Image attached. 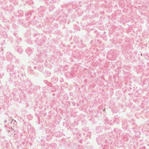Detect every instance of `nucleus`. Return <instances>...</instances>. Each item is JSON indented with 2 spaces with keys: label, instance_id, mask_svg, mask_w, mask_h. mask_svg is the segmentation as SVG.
<instances>
[{
  "label": "nucleus",
  "instance_id": "f257e3e1",
  "mask_svg": "<svg viewBox=\"0 0 149 149\" xmlns=\"http://www.w3.org/2000/svg\"><path fill=\"white\" fill-rule=\"evenodd\" d=\"M15 70L12 73L14 76L16 77H17L19 78L20 80H23L24 78H26V75L24 72H22L20 70H16L15 68Z\"/></svg>",
  "mask_w": 149,
  "mask_h": 149
},
{
  "label": "nucleus",
  "instance_id": "f03ea898",
  "mask_svg": "<svg viewBox=\"0 0 149 149\" xmlns=\"http://www.w3.org/2000/svg\"><path fill=\"white\" fill-rule=\"evenodd\" d=\"M5 127L7 129V131L8 132V134L10 136H14V135L17 133V131H16L15 128H13V127H10L7 128L8 126L6 125H5Z\"/></svg>",
  "mask_w": 149,
  "mask_h": 149
},
{
  "label": "nucleus",
  "instance_id": "7ed1b4c3",
  "mask_svg": "<svg viewBox=\"0 0 149 149\" xmlns=\"http://www.w3.org/2000/svg\"><path fill=\"white\" fill-rule=\"evenodd\" d=\"M8 124L9 127H14L16 128L17 127V123L15 120L10 118L9 119Z\"/></svg>",
  "mask_w": 149,
  "mask_h": 149
},
{
  "label": "nucleus",
  "instance_id": "20e7f679",
  "mask_svg": "<svg viewBox=\"0 0 149 149\" xmlns=\"http://www.w3.org/2000/svg\"><path fill=\"white\" fill-rule=\"evenodd\" d=\"M14 67L13 65L10 64L8 65L7 67V72L13 73L14 71Z\"/></svg>",
  "mask_w": 149,
  "mask_h": 149
},
{
  "label": "nucleus",
  "instance_id": "39448f33",
  "mask_svg": "<svg viewBox=\"0 0 149 149\" xmlns=\"http://www.w3.org/2000/svg\"><path fill=\"white\" fill-rule=\"evenodd\" d=\"M6 56L7 60L10 61L14 56L12 54L9 52H7Z\"/></svg>",
  "mask_w": 149,
  "mask_h": 149
},
{
  "label": "nucleus",
  "instance_id": "423d86ee",
  "mask_svg": "<svg viewBox=\"0 0 149 149\" xmlns=\"http://www.w3.org/2000/svg\"><path fill=\"white\" fill-rule=\"evenodd\" d=\"M33 48H31L29 47H28L26 49V53L29 55L31 54L33 51Z\"/></svg>",
  "mask_w": 149,
  "mask_h": 149
},
{
  "label": "nucleus",
  "instance_id": "0eeeda50",
  "mask_svg": "<svg viewBox=\"0 0 149 149\" xmlns=\"http://www.w3.org/2000/svg\"><path fill=\"white\" fill-rule=\"evenodd\" d=\"M56 1V0H45V3L49 5L50 4L53 3Z\"/></svg>",
  "mask_w": 149,
  "mask_h": 149
},
{
  "label": "nucleus",
  "instance_id": "6e6552de",
  "mask_svg": "<svg viewBox=\"0 0 149 149\" xmlns=\"http://www.w3.org/2000/svg\"><path fill=\"white\" fill-rule=\"evenodd\" d=\"M28 72L29 74H33V71L32 70L31 67L29 66L28 68Z\"/></svg>",
  "mask_w": 149,
  "mask_h": 149
},
{
  "label": "nucleus",
  "instance_id": "1a4fd4ad",
  "mask_svg": "<svg viewBox=\"0 0 149 149\" xmlns=\"http://www.w3.org/2000/svg\"><path fill=\"white\" fill-rule=\"evenodd\" d=\"M101 136H100L99 135V137H98L97 138H96V140L97 141V143H98V144H99V143H100V142L101 141V140H102V138L101 137Z\"/></svg>",
  "mask_w": 149,
  "mask_h": 149
},
{
  "label": "nucleus",
  "instance_id": "9d476101",
  "mask_svg": "<svg viewBox=\"0 0 149 149\" xmlns=\"http://www.w3.org/2000/svg\"><path fill=\"white\" fill-rule=\"evenodd\" d=\"M18 60H19L18 59H17L16 58L15 56H13L11 61L13 62L16 63L18 61Z\"/></svg>",
  "mask_w": 149,
  "mask_h": 149
},
{
  "label": "nucleus",
  "instance_id": "9b49d317",
  "mask_svg": "<svg viewBox=\"0 0 149 149\" xmlns=\"http://www.w3.org/2000/svg\"><path fill=\"white\" fill-rule=\"evenodd\" d=\"M18 60H19L18 59H17L16 58L15 56H13L11 61L13 62L16 63L18 61Z\"/></svg>",
  "mask_w": 149,
  "mask_h": 149
},
{
  "label": "nucleus",
  "instance_id": "f8f14e48",
  "mask_svg": "<svg viewBox=\"0 0 149 149\" xmlns=\"http://www.w3.org/2000/svg\"><path fill=\"white\" fill-rule=\"evenodd\" d=\"M17 51L19 54H22L23 50L22 48H19L17 49Z\"/></svg>",
  "mask_w": 149,
  "mask_h": 149
},
{
  "label": "nucleus",
  "instance_id": "ddd939ff",
  "mask_svg": "<svg viewBox=\"0 0 149 149\" xmlns=\"http://www.w3.org/2000/svg\"><path fill=\"white\" fill-rule=\"evenodd\" d=\"M114 121L117 124H118L119 123L120 121L119 118H115Z\"/></svg>",
  "mask_w": 149,
  "mask_h": 149
},
{
  "label": "nucleus",
  "instance_id": "4468645a",
  "mask_svg": "<svg viewBox=\"0 0 149 149\" xmlns=\"http://www.w3.org/2000/svg\"><path fill=\"white\" fill-rule=\"evenodd\" d=\"M132 128L133 130H134L136 128L137 125H136L135 123H133L132 125Z\"/></svg>",
  "mask_w": 149,
  "mask_h": 149
},
{
  "label": "nucleus",
  "instance_id": "2eb2a0df",
  "mask_svg": "<svg viewBox=\"0 0 149 149\" xmlns=\"http://www.w3.org/2000/svg\"><path fill=\"white\" fill-rule=\"evenodd\" d=\"M25 15H26V16H28L29 15V16L28 17H29L31 15V13H25Z\"/></svg>",
  "mask_w": 149,
  "mask_h": 149
},
{
  "label": "nucleus",
  "instance_id": "dca6fc26",
  "mask_svg": "<svg viewBox=\"0 0 149 149\" xmlns=\"http://www.w3.org/2000/svg\"><path fill=\"white\" fill-rule=\"evenodd\" d=\"M105 121L107 123H109V121L108 120V119H105Z\"/></svg>",
  "mask_w": 149,
  "mask_h": 149
},
{
  "label": "nucleus",
  "instance_id": "f3484780",
  "mask_svg": "<svg viewBox=\"0 0 149 149\" xmlns=\"http://www.w3.org/2000/svg\"><path fill=\"white\" fill-rule=\"evenodd\" d=\"M30 130H31L32 131H33L34 130V127H30Z\"/></svg>",
  "mask_w": 149,
  "mask_h": 149
},
{
  "label": "nucleus",
  "instance_id": "a211bd4d",
  "mask_svg": "<svg viewBox=\"0 0 149 149\" xmlns=\"http://www.w3.org/2000/svg\"><path fill=\"white\" fill-rule=\"evenodd\" d=\"M78 148L79 149H84L83 147L81 146H79Z\"/></svg>",
  "mask_w": 149,
  "mask_h": 149
},
{
  "label": "nucleus",
  "instance_id": "6ab92c4d",
  "mask_svg": "<svg viewBox=\"0 0 149 149\" xmlns=\"http://www.w3.org/2000/svg\"><path fill=\"white\" fill-rule=\"evenodd\" d=\"M45 72L46 73H47V74H48V75H49L51 73L49 72H48V71H46Z\"/></svg>",
  "mask_w": 149,
  "mask_h": 149
},
{
  "label": "nucleus",
  "instance_id": "aec40b11",
  "mask_svg": "<svg viewBox=\"0 0 149 149\" xmlns=\"http://www.w3.org/2000/svg\"><path fill=\"white\" fill-rule=\"evenodd\" d=\"M122 127L123 128H125V125H124V123H123V124H122Z\"/></svg>",
  "mask_w": 149,
  "mask_h": 149
},
{
  "label": "nucleus",
  "instance_id": "412c9836",
  "mask_svg": "<svg viewBox=\"0 0 149 149\" xmlns=\"http://www.w3.org/2000/svg\"><path fill=\"white\" fill-rule=\"evenodd\" d=\"M3 76V74H0V79Z\"/></svg>",
  "mask_w": 149,
  "mask_h": 149
},
{
  "label": "nucleus",
  "instance_id": "4be33fe9",
  "mask_svg": "<svg viewBox=\"0 0 149 149\" xmlns=\"http://www.w3.org/2000/svg\"><path fill=\"white\" fill-rule=\"evenodd\" d=\"M7 122H8V121H7V120H5L4 121V122L5 123H7Z\"/></svg>",
  "mask_w": 149,
  "mask_h": 149
},
{
  "label": "nucleus",
  "instance_id": "5701e85b",
  "mask_svg": "<svg viewBox=\"0 0 149 149\" xmlns=\"http://www.w3.org/2000/svg\"><path fill=\"white\" fill-rule=\"evenodd\" d=\"M116 130H117V129H114V130H113V131H114L115 132H116Z\"/></svg>",
  "mask_w": 149,
  "mask_h": 149
},
{
  "label": "nucleus",
  "instance_id": "b1692460",
  "mask_svg": "<svg viewBox=\"0 0 149 149\" xmlns=\"http://www.w3.org/2000/svg\"><path fill=\"white\" fill-rule=\"evenodd\" d=\"M43 69V68H42V69L41 70H40V69H39V70L40 71H42V70Z\"/></svg>",
  "mask_w": 149,
  "mask_h": 149
},
{
  "label": "nucleus",
  "instance_id": "393cba45",
  "mask_svg": "<svg viewBox=\"0 0 149 149\" xmlns=\"http://www.w3.org/2000/svg\"><path fill=\"white\" fill-rule=\"evenodd\" d=\"M1 27H2L1 25V24H0V29H1Z\"/></svg>",
  "mask_w": 149,
  "mask_h": 149
},
{
  "label": "nucleus",
  "instance_id": "a878e982",
  "mask_svg": "<svg viewBox=\"0 0 149 149\" xmlns=\"http://www.w3.org/2000/svg\"><path fill=\"white\" fill-rule=\"evenodd\" d=\"M33 86L34 88H35L36 87H35V86Z\"/></svg>",
  "mask_w": 149,
  "mask_h": 149
},
{
  "label": "nucleus",
  "instance_id": "bb28decb",
  "mask_svg": "<svg viewBox=\"0 0 149 149\" xmlns=\"http://www.w3.org/2000/svg\"><path fill=\"white\" fill-rule=\"evenodd\" d=\"M1 87H2L1 86H0V89H1Z\"/></svg>",
  "mask_w": 149,
  "mask_h": 149
},
{
  "label": "nucleus",
  "instance_id": "cd10ccee",
  "mask_svg": "<svg viewBox=\"0 0 149 149\" xmlns=\"http://www.w3.org/2000/svg\"><path fill=\"white\" fill-rule=\"evenodd\" d=\"M14 35H15V36L16 35V34H15V33H14Z\"/></svg>",
  "mask_w": 149,
  "mask_h": 149
},
{
  "label": "nucleus",
  "instance_id": "c85d7f7f",
  "mask_svg": "<svg viewBox=\"0 0 149 149\" xmlns=\"http://www.w3.org/2000/svg\"><path fill=\"white\" fill-rule=\"evenodd\" d=\"M98 127H96V129H97V128Z\"/></svg>",
  "mask_w": 149,
  "mask_h": 149
},
{
  "label": "nucleus",
  "instance_id": "c756f323",
  "mask_svg": "<svg viewBox=\"0 0 149 149\" xmlns=\"http://www.w3.org/2000/svg\"><path fill=\"white\" fill-rule=\"evenodd\" d=\"M33 90H34V88H33Z\"/></svg>",
  "mask_w": 149,
  "mask_h": 149
}]
</instances>
